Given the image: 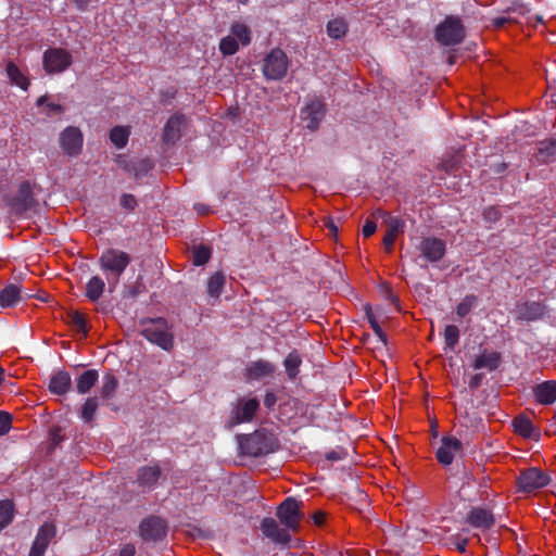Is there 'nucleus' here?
I'll list each match as a JSON object with an SVG mask.
<instances>
[{"label":"nucleus","instance_id":"f257e3e1","mask_svg":"<svg viewBox=\"0 0 556 556\" xmlns=\"http://www.w3.org/2000/svg\"><path fill=\"white\" fill-rule=\"evenodd\" d=\"M139 324L143 326L140 334L150 343L167 352L174 348V336L165 318H142Z\"/></svg>","mask_w":556,"mask_h":556},{"label":"nucleus","instance_id":"f03ea898","mask_svg":"<svg viewBox=\"0 0 556 556\" xmlns=\"http://www.w3.org/2000/svg\"><path fill=\"white\" fill-rule=\"evenodd\" d=\"M240 448L248 456L260 457L276 452L279 448V441L273 433L261 429L243 435Z\"/></svg>","mask_w":556,"mask_h":556},{"label":"nucleus","instance_id":"7ed1b4c3","mask_svg":"<svg viewBox=\"0 0 556 556\" xmlns=\"http://www.w3.org/2000/svg\"><path fill=\"white\" fill-rule=\"evenodd\" d=\"M131 258L128 253L117 249H106L99 258V267L102 271L108 273V282L110 290L118 283L119 277L130 264Z\"/></svg>","mask_w":556,"mask_h":556},{"label":"nucleus","instance_id":"20e7f679","mask_svg":"<svg viewBox=\"0 0 556 556\" xmlns=\"http://www.w3.org/2000/svg\"><path fill=\"white\" fill-rule=\"evenodd\" d=\"M466 30L462 20L455 15H447L443 22L435 27V40L442 46H456L463 42Z\"/></svg>","mask_w":556,"mask_h":556},{"label":"nucleus","instance_id":"39448f33","mask_svg":"<svg viewBox=\"0 0 556 556\" xmlns=\"http://www.w3.org/2000/svg\"><path fill=\"white\" fill-rule=\"evenodd\" d=\"M289 59L279 48L273 49L264 59L263 75L269 80H281L288 71Z\"/></svg>","mask_w":556,"mask_h":556},{"label":"nucleus","instance_id":"423d86ee","mask_svg":"<svg viewBox=\"0 0 556 556\" xmlns=\"http://www.w3.org/2000/svg\"><path fill=\"white\" fill-rule=\"evenodd\" d=\"M549 482V476L536 467L522 470L516 480L517 489L522 493H531L545 488Z\"/></svg>","mask_w":556,"mask_h":556},{"label":"nucleus","instance_id":"0eeeda50","mask_svg":"<svg viewBox=\"0 0 556 556\" xmlns=\"http://www.w3.org/2000/svg\"><path fill=\"white\" fill-rule=\"evenodd\" d=\"M73 63L72 54L62 48H49L43 52L42 65L48 74L66 71Z\"/></svg>","mask_w":556,"mask_h":556},{"label":"nucleus","instance_id":"6e6552de","mask_svg":"<svg viewBox=\"0 0 556 556\" xmlns=\"http://www.w3.org/2000/svg\"><path fill=\"white\" fill-rule=\"evenodd\" d=\"M8 205L16 216H23L36 205L30 181L25 180L20 184L16 194L8 199Z\"/></svg>","mask_w":556,"mask_h":556},{"label":"nucleus","instance_id":"1a4fd4ad","mask_svg":"<svg viewBox=\"0 0 556 556\" xmlns=\"http://www.w3.org/2000/svg\"><path fill=\"white\" fill-rule=\"evenodd\" d=\"M416 250L427 263H437L441 261L446 253V243L444 240L437 237H421Z\"/></svg>","mask_w":556,"mask_h":556},{"label":"nucleus","instance_id":"9d476101","mask_svg":"<svg viewBox=\"0 0 556 556\" xmlns=\"http://www.w3.org/2000/svg\"><path fill=\"white\" fill-rule=\"evenodd\" d=\"M276 515L288 530L295 532L299 529L302 514L300 504L294 497H287L277 508Z\"/></svg>","mask_w":556,"mask_h":556},{"label":"nucleus","instance_id":"9b49d317","mask_svg":"<svg viewBox=\"0 0 556 556\" xmlns=\"http://www.w3.org/2000/svg\"><path fill=\"white\" fill-rule=\"evenodd\" d=\"M167 533V525L157 516H149L139 525V535L144 542L162 541Z\"/></svg>","mask_w":556,"mask_h":556},{"label":"nucleus","instance_id":"f8f14e48","mask_svg":"<svg viewBox=\"0 0 556 556\" xmlns=\"http://www.w3.org/2000/svg\"><path fill=\"white\" fill-rule=\"evenodd\" d=\"M59 143L66 155L72 157L79 155L84 144L81 130L75 126H67L61 131Z\"/></svg>","mask_w":556,"mask_h":556},{"label":"nucleus","instance_id":"ddd939ff","mask_svg":"<svg viewBox=\"0 0 556 556\" xmlns=\"http://www.w3.org/2000/svg\"><path fill=\"white\" fill-rule=\"evenodd\" d=\"M326 113V104L320 99L309 101L301 111V118L305 127L316 130Z\"/></svg>","mask_w":556,"mask_h":556},{"label":"nucleus","instance_id":"4468645a","mask_svg":"<svg viewBox=\"0 0 556 556\" xmlns=\"http://www.w3.org/2000/svg\"><path fill=\"white\" fill-rule=\"evenodd\" d=\"M463 452V443L455 437L444 435L441 439V445L437 450L435 457L443 466L453 463L455 455Z\"/></svg>","mask_w":556,"mask_h":556},{"label":"nucleus","instance_id":"2eb2a0df","mask_svg":"<svg viewBox=\"0 0 556 556\" xmlns=\"http://www.w3.org/2000/svg\"><path fill=\"white\" fill-rule=\"evenodd\" d=\"M55 534V526L50 522H45L37 531L28 556H43Z\"/></svg>","mask_w":556,"mask_h":556},{"label":"nucleus","instance_id":"dca6fc26","mask_svg":"<svg viewBox=\"0 0 556 556\" xmlns=\"http://www.w3.org/2000/svg\"><path fill=\"white\" fill-rule=\"evenodd\" d=\"M260 407V402L256 397L252 399H240L238 401L237 406L233 409V415L231 417V426L240 425L243 422H250L256 410Z\"/></svg>","mask_w":556,"mask_h":556},{"label":"nucleus","instance_id":"f3484780","mask_svg":"<svg viewBox=\"0 0 556 556\" xmlns=\"http://www.w3.org/2000/svg\"><path fill=\"white\" fill-rule=\"evenodd\" d=\"M533 402L538 405L549 406L556 403V380H545L531 389Z\"/></svg>","mask_w":556,"mask_h":556},{"label":"nucleus","instance_id":"a211bd4d","mask_svg":"<svg viewBox=\"0 0 556 556\" xmlns=\"http://www.w3.org/2000/svg\"><path fill=\"white\" fill-rule=\"evenodd\" d=\"M261 530L267 539L277 544L286 545L291 540L290 530L281 528L271 517H266L262 520Z\"/></svg>","mask_w":556,"mask_h":556},{"label":"nucleus","instance_id":"6ab92c4d","mask_svg":"<svg viewBox=\"0 0 556 556\" xmlns=\"http://www.w3.org/2000/svg\"><path fill=\"white\" fill-rule=\"evenodd\" d=\"M162 476V469L157 463L142 466L138 468L136 475V482L139 488L154 489Z\"/></svg>","mask_w":556,"mask_h":556},{"label":"nucleus","instance_id":"aec40b11","mask_svg":"<svg viewBox=\"0 0 556 556\" xmlns=\"http://www.w3.org/2000/svg\"><path fill=\"white\" fill-rule=\"evenodd\" d=\"M514 432L523 439L539 441L541 439V430L533 425L532 420L525 414H519L511 420Z\"/></svg>","mask_w":556,"mask_h":556},{"label":"nucleus","instance_id":"412c9836","mask_svg":"<svg viewBox=\"0 0 556 556\" xmlns=\"http://www.w3.org/2000/svg\"><path fill=\"white\" fill-rule=\"evenodd\" d=\"M186 124V116L181 113L172 115L164 125L163 142L165 144H174L181 137V129Z\"/></svg>","mask_w":556,"mask_h":556},{"label":"nucleus","instance_id":"4be33fe9","mask_svg":"<svg viewBox=\"0 0 556 556\" xmlns=\"http://www.w3.org/2000/svg\"><path fill=\"white\" fill-rule=\"evenodd\" d=\"M466 522L481 530H489L495 525V518L491 510L483 507H472L466 516Z\"/></svg>","mask_w":556,"mask_h":556},{"label":"nucleus","instance_id":"5701e85b","mask_svg":"<svg viewBox=\"0 0 556 556\" xmlns=\"http://www.w3.org/2000/svg\"><path fill=\"white\" fill-rule=\"evenodd\" d=\"M547 312V306L543 302L528 301L518 306V318L535 321L544 318Z\"/></svg>","mask_w":556,"mask_h":556},{"label":"nucleus","instance_id":"b1692460","mask_svg":"<svg viewBox=\"0 0 556 556\" xmlns=\"http://www.w3.org/2000/svg\"><path fill=\"white\" fill-rule=\"evenodd\" d=\"M387 232L383 237L382 243L388 252H391L395 242L396 236L403 230L405 222L401 217L388 216Z\"/></svg>","mask_w":556,"mask_h":556},{"label":"nucleus","instance_id":"393cba45","mask_svg":"<svg viewBox=\"0 0 556 556\" xmlns=\"http://www.w3.org/2000/svg\"><path fill=\"white\" fill-rule=\"evenodd\" d=\"M72 386V379L67 371L59 370L54 372L49 381V390L53 394L64 395L67 393Z\"/></svg>","mask_w":556,"mask_h":556},{"label":"nucleus","instance_id":"a878e982","mask_svg":"<svg viewBox=\"0 0 556 556\" xmlns=\"http://www.w3.org/2000/svg\"><path fill=\"white\" fill-rule=\"evenodd\" d=\"M276 370V366L265 359H258L253 362L248 368H247V377L249 379H255L258 380L264 377L271 376Z\"/></svg>","mask_w":556,"mask_h":556},{"label":"nucleus","instance_id":"bb28decb","mask_svg":"<svg viewBox=\"0 0 556 556\" xmlns=\"http://www.w3.org/2000/svg\"><path fill=\"white\" fill-rule=\"evenodd\" d=\"M22 300L21 287L10 283L0 290V308L15 306Z\"/></svg>","mask_w":556,"mask_h":556},{"label":"nucleus","instance_id":"cd10ccee","mask_svg":"<svg viewBox=\"0 0 556 556\" xmlns=\"http://www.w3.org/2000/svg\"><path fill=\"white\" fill-rule=\"evenodd\" d=\"M99 379V372L96 369H88L84 371L76 379V390L79 394H86L97 383Z\"/></svg>","mask_w":556,"mask_h":556},{"label":"nucleus","instance_id":"c85d7f7f","mask_svg":"<svg viewBox=\"0 0 556 556\" xmlns=\"http://www.w3.org/2000/svg\"><path fill=\"white\" fill-rule=\"evenodd\" d=\"M302 356L296 350H292L283 361L286 374L290 380H294L300 374Z\"/></svg>","mask_w":556,"mask_h":556},{"label":"nucleus","instance_id":"c756f323","mask_svg":"<svg viewBox=\"0 0 556 556\" xmlns=\"http://www.w3.org/2000/svg\"><path fill=\"white\" fill-rule=\"evenodd\" d=\"M501 362V355L497 352L483 353L478 355L472 364L475 369L488 368L489 370H495Z\"/></svg>","mask_w":556,"mask_h":556},{"label":"nucleus","instance_id":"7c9ffc66","mask_svg":"<svg viewBox=\"0 0 556 556\" xmlns=\"http://www.w3.org/2000/svg\"><path fill=\"white\" fill-rule=\"evenodd\" d=\"M104 288V280L99 276H92L86 285L85 295L89 301L97 302L103 294Z\"/></svg>","mask_w":556,"mask_h":556},{"label":"nucleus","instance_id":"2f4dec72","mask_svg":"<svg viewBox=\"0 0 556 556\" xmlns=\"http://www.w3.org/2000/svg\"><path fill=\"white\" fill-rule=\"evenodd\" d=\"M5 72L8 77L10 78L11 83L16 85L23 90H27L29 87V80L28 78L21 72L18 66L10 61L8 62L5 66Z\"/></svg>","mask_w":556,"mask_h":556},{"label":"nucleus","instance_id":"473e14b6","mask_svg":"<svg viewBox=\"0 0 556 556\" xmlns=\"http://www.w3.org/2000/svg\"><path fill=\"white\" fill-rule=\"evenodd\" d=\"M66 321L74 330L81 333L83 337H87L89 329L87 318L84 314L78 311H70L66 314Z\"/></svg>","mask_w":556,"mask_h":556},{"label":"nucleus","instance_id":"72a5a7b5","mask_svg":"<svg viewBox=\"0 0 556 556\" xmlns=\"http://www.w3.org/2000/svg\"><path fill=\"white\" fill-rule=\"evenodd\" d=\"M226 281L223 271L214 273L207 280L206 292L211 298L218 299L222 294Z\"/></svg>","mask_w":556,"mask_h":556},{"label":"nucleus","instance_id":"f704fd0d","mask_svg":"<svg viewBox=\"0 0 556 556\" xmlns=\"http://www.w3.org/2000/svg\"><path fill=\"white\" fill-rule=\"evenodd\" d=\"M327 34L332 39H341L348 33V23L342 17H337L327 23Z\"/></svg>","mask_w":556,"mask_h":556},{"label":"nucleus","instance_id":"c9c22d12","mask_svg":"<svg viewBox=\"0 0 556 556\" xmlns=\"http://www.w3.org/2000/svg\"><path fill=\"white\" fill-rule=\"evenodd\" d=\"M118 387V380L113 374H106L102 380V387L100 390L101 397L104 400H111L114 397Z\"/></svg>","mask_w":556,"mask_h":556},{"label":"nucleus","instance_id":"e433bc0d","mask_svg":"<svg viewBox=\"0 0 556 556\" xmlns=\"http://www.w3.org/2000/svg\"><path fill=\"white\" fill-rule=\"evenodd\" d=\"M364 309H365V313H366V318L372 329V331L375 332V334L378 337L379 341L383 344V345H387L388 344V337L386 334V332L382 330L381 326L379 325L374 312H372V308L370 306V304H366L364 306Z\"/></svg>","mask_w":556,"mask_h":556},{"label":"nucleus","instance_id":"4c0bfd02","mask_svg":"<svg viewBox=\"0 0 556 556\" xmlns=\"http://www.w3.org/2000/svg\"><path fill=\"white\" fill-rule=\"evenodd\" d=\"M556 155V139H547L540 142L538 149V160L547 163L552 157Z\"/></svg>","mask_w":556,"mask_h":556},{"label":"nucleus","instance_id":"58836bf2","mask_svg":"<svg viewBox=\"0 0 556 556\" xmlns=\"http://www.w3.org/2000/svg\"><path fill=\"white\" fill-rule=\"evenodd\" d=\"M153 168V162L149 159H142L132 162L130 167H127V173L136 178L146 176Z\"/></svg>","mask_w":556,"mask_h":556},{"label":"nucleus","instance_id":"ea45409f","mask_svg":"<svg viewBox=\"0 0 556 556\" xmlns=\"http://www.w3.org/2000/svg\"><path fill=\"white\" fill-rule=\"evenodd\" d=\"M129 138V130L126 127L115 126L110 131V140L117 148H124Z\"/></svg>","mask_w":556,"mask_h":556},{"label":"nucleus","instance_id":"a19ab883","mask_svg":"<svg viewBox=\"0 0 556 556\" xmlns=\"http://www.w3.org/2000/svg\"><path fill=\"white\" fill-rule=\"evenodd\" d=\"M232 37L237 38L242 46H248L251 42V30L249 26L243 23H233L230 27Z\"/></svg>","mask_w":556,"mask_h":556},{"label":"nucleus","instance_id":"79ce46f5","mask_svg":"<svg viewBox=\"0 0 556 556\" xmlns=\"http://www.w3.org/2000/svg\"><path fill=\"white\" fill-rule=\"evenodd\" d=\"M212 256L210 247L200 244L192 250V263L194 266L205 265Z\"/></svg>","mask_w":556,"mask_h":556},{"label":"nucleus","instance_id":"37998d69","mask_svg":"<svg viewBox=\"0 0 556 556\" xmlns=\"http://www.w3.org/2000/svg\"><path fill=\"white\" fill-rule=\"evenodd\" d=\"M98 409V400L96 397H88L80 410V418L84 422L89 424L93 420Z\"/></svg>","mask_w":556,"mask_h":556},{"label":"nucleus","instance_id":"c03bdc74","mask_svg":"<svg viewBox=\"0 0 556 556\" xmlns=\"http://www.w3.org/2000/svg\"><path fill=\"white\" fill-rule=\"evenodd\" d=\"M478 298L475 294H467L462 302L456 306V315L459 318L467 316L470 311L477 305Z\"/></svg>","mask_w":556,"mask_h":556},{"label":"nucleus","instance_id":"a18cd8bd","mask_svg":"<svg viewBox=\"0 0 556 556\" xmlns=\"http://www.w3.org/2000/svg\"><path fill=\"white\" fill-rule=\"evenodd\" d=\"M13 511L14 507L10 501H0V530L12 521Z\"/></svg>","mask_w":556,"mask_h":556},{"label":"nucleus","instance_id":"49530a36","mask_svg":"<svg viewBox=\"0 0 556 556\" xmlns=\"http://www.w3.org/2000/svg\"><path fill=\"white\" fill-rule=\"evenodd\" d=\"M239 50L238 41L232 36H226L219 41V51L223 55H233Z\"/></svg>","mask_w":556,"mask_h":556},{"label":"nucleus","instance_id":"de8ad7c7","mask_svg":"<svg viewBox=\"0 0 556 556\" xmlns=\"http://www.w3.org/2000/svg\"><path fill=\"white\" fill-rule=\"evenodd\" d=\"M444 341L450 350H454L459 341V329L455 325H447L444 329Z\"/></svg>","mask_w":556,"mask_h":556},{"label":"nucleus","instance_id":"09e8293b","mask_svg":"<svg viewBox=\"0 0 556 556\" xmlns=\"http://www.w3.org/2000/svg\"><path fill=\"white\" fill-rule=\"evenodd\" d=\"M12 428V415L0 410V437L5 435Z\"/></svg>","mask_w":556,"mask_h":556},{"label":"nucleus","instance_id":"8fccbe9b","mask_svg":"<svg viewBox=\"0 0 556 556\" xmlns=\"http://www.w3.org/2000/svg\"><path fill=\"white\" fill-rule=\"evenodd\" d=\"M483 218L488 223H495L500 219L501 213L495 206H488L483 210Z\"/></svg>","mask_w":556,"mask_h":556},{"label":"nucleus","instance_id":"3c124183","mask_svg":"<svg viewBox=\"0 0 556 556\" xmlns=\"http://www.w3.org/2000/svg\"><path fill=\"white\" fill-rule=\"evenodd\" d=\"M121 206L127 211H134L137 206V200L132 194L125 193L121 197Z\"/></svg>","mask_w":556,"mask_h":556},{"label":"nucleus","instance_id":"603ef678","mask_svg":"<svg viewBox=\"0 0 556 556\" xmlns=\"http://www.w3.org/2000/svg\"><path fill=\"white\" fill-rule=\"evenodd\" d=\"M61 427H53L49 432V438L52 446H58L63 440L64 435L62 433Z\"/></svg>","mask_w":556,"mask_h":556},{"label":"nucleus","instance_id":"864d4df0","mask_svg":"<svg viewBox=\"0 0 556 556\" xmlns=\"http://www.w3.org/2000/svg\"><path fill=\"white\" fill-rule=\"evenodd\" d=\"M377 230V225L375 222L367 219L362 228V233L365 238H369Z\"/></svg>","mask_w":556,"mask_h":556},{"label":"nucleus","instance_id":"5fc2aeb1","mask_svg":"<svg viewBox=\"0 0 556 556\" xmlns=\"http://www.w3.org/2000/svg\"><path fill=\"white\" fill-rule=\"evenodd\" d=\"M263 402L267 409H271L277 403V396L274 392H266Z\"/></svg>","mask_w":556,"mask_h":556},{"label":"nucleus","instance_id":"6e6d98bb","mask_svg":"<svg viewBox=\"0 0 556 556\" xmlns=\"http://www.w3.org/2000/svg\"><path fill=\"white\" fill-rule=\"evenodd\" d=\"M136 547L132 543H126L119 549V556H135Z\"/></svg>","mask_w":556,"mask_h":556},{"label":"nucleus","instance_id":"4d7b16f0","mask_svg":"<svg viewBox=\"0 0 556 556\" xmlns=\"http://www.w3.org/2000/svg\"><path fill=\"white\" fill-rule=\"evenodd\" d=\"M116 163L117 165L123 168L125 172H127V167H130L132 161H129L126 155L118 154L116 156Z\"/></svg>","mask_w":556,"mask_h":556},{"label":"nucleus","instance_id":"13d9d810","mask_svg":"<svg viewBox=\"0 0 556 556\" xmlns=\"http://www.w3.org/2000/svg\"><path fill=\"white\" fill-rule=\"evenodd\" d=\"M313 521L316 526H323L326 522V513L317 510L313 514Z\"/></svg>","mask_w":556,"mask_h":556},{"label":"nucleus","instance_id":"bf43d9fd","mask_svg":"<svg viewBox=\"0 0 556 556\" xmlns=\"http://www.w3.org/2000/svg\"><path fill=\"white\" fill-rule=\"evenodd\" d=\"M482 379H483L482 374H476L469 380V383H468L469 388L472 390L479 388L481 386Z\"/></svg>","mask_w":556,"mask_h":556},{"label":"nucleus","instance_id":"052dcab7","mask_svg":"<svg viewBox=\"0 0 556 556\" xmlns=\"http://www.w3.org/2000/svg\"><path fill=\"white\" fill-rule=\"evenodd\" d=\"M193 208L200 215H207V214L211 213V208L207 205L203 204V203H195Z\"/></svg>","mask_w":556,"mask_h":556},{"label":"nucleus","instance_id":"680f3d73","mask_svg":"<svg viewBox=\"0 0 556 556\" xmlns=\"http://www.w3.org/2000/svg\"><path fill=\"white\" fill-rule=\"evenodd\" d=\"M325 225L328 228L330 233H332L333 236H337L338 226L334 224V222L331 218H327L325 222Z\"/></svg>","mask_w":556,"mask_h":556},{"label":"nucleus","instance_id":"e2e57ef3","mask_svg":"<svg viewBox=\"0 0 556 556\" xmlns=\"http://www.w3.org/2000/svg\"><path fill=\"white\" fill-rule=\"evenodd\" d=\"M372 216L375 218H383L384 222L387 223L388 216H391V215L381 208H377L374 211Z\"/></svg>","mask_w":556,"mask_h":556},{"label":"nucleus","instance_id":"0e129e2a","mask_svg":"<svg viewBox=\"0 0 556 556\" xmlns=\"http://www.w3.org/2000/svg\"><path fill=\"white\" fill-rule=\"evenodd\" d=\"M47 106L49 108L50 111L54 112V113H63L64 112V108L58 103H54V102H50L47 104Z\"/></svg>","mask_w":556,"mask_h":556},{"label":"nucleus","instance_id":"69168bd1","mask_svg":"<svg viewBox=\"0 0 556 556\" xmlns=\"http://www.w3.org/2000/svg\"><path fill=\"white\" fill-rule=\"evenodd\" d=\"M509 20L505 16H498L493 18V25L497 28L503 27Z\"/></svg>","mask_w":556,"mask_h":556},{"label":"nucleus","instance_id":"338daca9","mask_svg":"<svg viewBox=\"0 0 556 556\" xmlns=\"http://www.w3.org/2000/svg\"><path fill=\"white\" fill-rule=\"evenodd\" d=\"M468 545V539L467 538H464L462 540H459L457 543H456V548L458 552L460 553H465L466 552V547Z\"/></svg>","mask_w":556,"mask_h":556},{"label":"nucleus","instance_id":"774afa93","mask_svg":"<svg viewBox=\"0 0 556 556\" xmlns=\"http://www.w3.org/2000/svg\"><path fill=\"white\" fill-rule=\"evenodd\" d=\"M326 457L329 460H339L340 459L339 454L337 452H334V451L328 453Z\"/></svg>","mask_w":556,"mask_h":556}]
</instances>
